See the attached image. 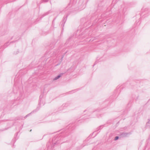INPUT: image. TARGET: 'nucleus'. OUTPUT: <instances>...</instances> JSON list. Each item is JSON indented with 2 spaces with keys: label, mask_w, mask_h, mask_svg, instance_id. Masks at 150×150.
<instances>
[{
  "label": "nucleus",
  "mask_w": 150,
  "mask_h": 150,
  "mask_svg": "<svg viewBox=\"0 0 150 150\" xmlns=\"http://www.w3.org/2000/svg\"><path fill=\"white\" fill-rule=\"evenodd\" d=\"M58 138H57L54 137L52 139V146H51V148H52L53 146V145H55L56 144H58L59 143H62V142H59V141L58 140Z\"/></svg>",
  "instance_id": "nucleus-1"
},
{
  "label": "nucleus",
  "mask_w": 150,
  "mask_h": 150,
  "mask_svg": "<svg viewBox=\"0 0 150 150\" xmlns=\"http://www.w3.org/2000/svg\"><path fill=\"white\" fill-rule=\"evenodd\" d=\"M129 134V133L122 132L121 133L120 135V136L122 137H127L128 135Z\"/></svg>",
  "instance_id": "nucleus-2"
},
{
  "label": "nucleus",
  "mask_w": 150,
  "mask_h": 150,
  "mask_svg": "<svg viewBox=\"0 0 150 150\" xmlns=\"http://www.w3.org/2000/svg\"><path fill=\"white\" fill-rule=\"evenodd\" d=\"M67 16H64L63 18V20L61 22L62 25H64V23H65L67 19Z\"/></svg>",
  "instance_id": "nucleus-3"
},
{
  "label": "nucleus",
  "mask_w": 150,
  "mask_h": 150,
  "mask_svg": "<svg viewBox=\"0 0 150 150\" xmlns=\"http://www.w3.org/2000/svg\"><path fill=\"white\" fill-rule=\"evenodd\" d=\"M63 74L61 73L58 75L56 77L53 79L54 80H57L60 77H61L62 75Z\"/></svg>",
  "instance_id": "nucleus-4"
},
{
  "label": "nucleus",
  "mask_w": 150,
  "mask_h": 150,
  "mask_svg": "<svg viewBox=\"0 0 150 150\" xmlns=\"http://www.w3.org/2000/svg\"><path fill=\"white\" fill-rule=\"evenodd\" d=\"M146 127L147 128L150 127V119H149V121L146 123Z\"/></svg>",
  "instance_id": "nucleus-5"
},
{
  "label": "nucleus",
  "mask_w": 150,
  "mask_h": 150,
  "mask_svg": "<svg viewBox=\"0 0 150 150\" xmlns=\"http://www.w3.org/2000/svg\"><path fill=\"white\" fill-rule=\"evenodd\" d=\"M102 128H103V126L102 125L100 126L99 127H98V128H97V129H98L97 130H99L100 129Z\"/></svg>",
  "instance_id": "nucleus-6"
},
{
  "label": "nucleus",
  "mask_w": 150,
  "mask_h": 150,
  "mask_svg": "<svg viewBox=\"0 0 150 150\" xmlns=\"http://www.w3.org/2000/svg\"><path fill=\"white\" fill-rule=\"evenodd\" d=\"M131 104L129 103L127 105V107L129 108L131 106Z\"/></svg>",
  "instance_id": "nucleus-7"
},
{
  "label": "nucleus",
  "mask_w": 150,
  "mask_h": 150,
  "mask_svg": "<svg viewBox=\"0 0 150 150\" xmlns=\"http://www.w3.org/2000/svg\"><path fill=\"white\" fill-rule=\"evenodd\" d=\"M119 139V137L118 136H116L115 137V138L114 139V140H117Z\"/></svg>",
  "instance_id": "nucleus-8"
},
{
  "label": "nucleus",
  "mask_w": 150,
  "mask_h": 150,
  "mask_svg": "<svg viewBox=\"0 0 150 150\" xmlns=\"http://www.w3.org/2000/svg\"><path fill=\"white\" fill-rule=\"evenodd\" d=\"M30 114H31V113H29V114H28L26 116H25L24 117V118H25V119L28 116L30 115Z\"/></svg>",
  "instance_id": "nucleus-9"
},
{
  "label": "nucleus",
  "mask_w": 150,
  "mask_h": 150,
  "mask_svg": "<svg viewBox=\"0 0 150 150\" xmlns=\"http://www.w3.org/2000/svg\"><path fill=\"white\" fill-rule=\"evenodd\" d=\"M19 52L18 50H17L16 51V52H14V54H18Z\"/></svg>",
  "instance_id": "nucleus-10"
},
{
  "label": "nucleus",
  "mask_w": 150,
  "mask_h": 150,
  "mask_svg": "<svg viewBox=\"0 0 150 150\" xmlns=\"http://www.w3.org/2000/svg\"><path fill=\"white\" fill-rule=\"evenodd\" d=\"M42 97V95H40V99H41V98ZM40 103H41V100H40Z\"/></svg>",
  "instance_id": "nucleus-11"
},
{
  "label": "nucleus",
  "mask_w": 150,
  "mask_h": 150,
  "mask_svg": "<svg viewBox=\"0 0 150 150\" xmlns=\"http://www.w3.org/2000/svg\"><path fill=\"white\" fill-rule=\"evenodd\" d=\"M139 96H137V97L135 98V100H138L139 98Z\"/></svg>",
  "instance_id": "nucleus-12"
},
{
  "label": "nucleus",
  "mask_w": 150,
  "mask_h": 150,
  "mask_svg": "<svg viewBox=\"0 0 150 150\" xmlns=\"http://www.w3.org/2000/svg\"><path fill=\"white\" fill-rule=\"evenodd\" d=\"M64 57V55H62V57H61V60H62V59H63V58Z\"/></svg>",
  "instance_id": "nucleus-13"
},
{
  "label": "nucleus",
  "mask_w": 150,
  "mask_h": 150,
  "mask_svg": "<svg viewBox=\"0 0 150 150\" xmlns=\"http://www.w3.org/2000/svg\"><path fill=\"white\" fill-rule=\"evenodd\" d=\"M49 11H48V12H47L46 13H45V16L46 15H47L49 13Z\"/></svg>",
  "instance_id": "nucleus-14"
},
{
  "label": "nucleus",
  "mask_w": 150,
  "mask_h": 150,
  "mask_svg": "<svg viewBox=\"0 0 150 150\" xmlns=\"http://www.w3.org/2000/svg\"><path fill=\"white\" fill-rule=\"evenodd\" d=\"M48 0H44V1L45 2H47L48 1Z\"/></svg>",
  "instance_id": "nucleus-15"
},
{
  "label": "nucleus",
  "mask_w": 150,
  "mask_h": 150,
  "mask_svg": "<svg viewBox=\"0 0 150 150\" xmlns=\"http://www.w3.org/2000/svg\"><path fill=\"white\" fill-rule=\"evenodd\" d=\"M49 143H48L47 144V146H49Z\"/></svg>",
  "instance_id": "nucleus-16"
},
{
  "label": "nucleus",
  "mask_w": 150,
  "mask_h": 150,
  "mask_svg": "<svg viewBox=\"0 0 150 150\" xmlns=\"http://www.w3.org/2000/svg\"><path fill=\"white\" fill-rule=\"evenodd\" d=\"M58 65V64H57V65H56V66H57V65Z\"/></svg>",
  "instance_id": "nucleus-17"
},
{
  "label": "nucleus",
  "mask_w": 150,
  "mask_h": 150,
  "mask_svg": "<svg viewBox=\"0 0 150 150\" xmlns=\"http://www.w3.org/2000/svg\"><path fill=\"white\" fill-rule=\"evenodd\" d=\"M49 147L48 148V149H49Z\"/></svg>",
  "instance_id": "nucleus-18"
},
{
  "label": "nucleus",
  "mask_w": 150,
  "mask_h": 150,
  "mask_svg": "<svg viewBox=\"0 0 150 150\" xmlns=\"http://www.w3.org/2000/svg\"><path fill=\"white\" fill-rule=\"evenodd\" d=\"M87 111L86 110V111H84V112H85V111Z\"/></svg>",
  "instance_id": "nucleus-19"
},
{
  "label": "nucleus",
  "mask_w": 150,
  "mask_h": 150,
  "mask_svg": "<svg viewBox=\"0 0 150 150\" xmlns=\"http://www.w3.org/2000/svg\"><path fill=\"white\" fill-rule=\"evenodd\" d=\"M31 130H32V129H31V130H30V131H31Z\"/></svg>",
  "instance_id": "nucleus-20"
}]
</instances>
